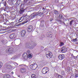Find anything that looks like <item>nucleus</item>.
Instances as JSON below:
<instances>
[{"mask_svg": "<svg viewBox=\"0 0 78 78\" xmlns=\"http://www.w3.org/2000/svg\"><path fill=\"white\" fill-rule=\"evenodd\" d=\"M34 46H33V45H31L30 44V46L29 48H30V49H33V48H34Z\"/></svg>", "mask_w": 78, "mask_h": 78, "instance_id": "obj_19", "label": "nucleus"}, {"mask_svg": "<svg viewBox=\"0 0 78 78\" xmlns=\"http://www.w3.org/2000/svg\"><path fill=\"white\" fill-rule=\"evenodd\" d=\"M44 21L43 20L42 21H41V22H44Z\"/></svg>", "mask_w": 78, "mask_h": 78, "instance_id": "obj_44", "label": "nucleus"}, {"mask_svg": "<svg viewBox=\"0 0 78 78\" xmlns=\"http://www.w3.org/2000/svg\"><path fill=\"white\" fill-rule=\"evenodd\" d=\"M14 36V34H11L10 35L9 37L10 39H13V37Z\"/></svg>", "mask_w": 78, "mask_h": 78, "instance_id": "obj_16", "label": "nucleus"}, {"mask_svg": "<svg viewBox=\"0 0 78 78\" xmlns=\"http://www.w3.org/2000/svg\"><path fill=\"white\" fill-rule=\"evenodd\" d=\"M3 0H2V1H1V2H3Z\"/></svg>", "mask_w": 78, "mask_h": 78, "instance_id": "obj_46", "label": "nucleus"}, {"mask_svg": "<svg viewBox=\"0 0 78 78\" xmlns=\"http://www.w3.org/2000/svg\"><path fill=\"white\" fill-rule=\"evenodd\" d=\"M31 45V43H26L25 44V46L26 48H30V47Z\"/></svg>", "mask_w": 78, "mask_h": 78, "instance_id": "obj_13", "label": "nucleus"}, {"mask_svg": "<svg viewBox=\"0 0 78 78\" xmlns=\"http://www.w3.org/2000/svg\"><path fill=\"white\" fill-rule=\"evenodd\" d=\"M27 30L28 32H31L33 30V26L31 25L29 26L27 28Z\"/></svg>", "mask_w": 78, "mask_h": 78, "instance_id": "obj_4", "label": "nucleus"}, {"mask_svg": "<svg viewBox=\"0 0 78 78\" xmlns=\"http://www.w3.org/2000/svg\"><path fill=\"white\" fill-rule=\"evenodd\" d=\"M9 53H15L16 51L14 49L12 48H9Z\"/></svg>", "mask_w": 78, "mask_h": 78, "instance_id": "obj_7", "label": "nucleus"}, {"mask_svg": "<svg viewBox=\"0 0 78 78\" xmlns=\"http://www.w3.org/2000/svg\"><path fill=\"white\" fill-rule=\"evenodd\" d=\"M49 72V68L48 67H45L43 68L42 70V72L43 74H46Z\"/></svg>", "mask_w": 78, "mask_h": 78, "instance_id": "obj_1", "label": "nucleus"}, {"mask_svg": "<svg viewBox=\"0 0 78 78\" xmlns=\"http://www.w3.org/2000/svg\"><path fill=\"white\" fill-rule=\"evenodd\" d=\"M31 77L32 78H36V76L34 74H32L31 75Z\"/></svg>", "mask_w": 78, "mask_h": 78, "instance_id": "obj_17", "label": "nucleus"}, {"mask_svg": "<svg viewBox=\"0 0 78 78\" xmlns=\"http://www.w3.org/2000/svg\"><path fill=\"white\" fill-rule=\"evenodd\" d=\"M22 17H21L20 20H19V22H21L22 21V20H28V19H29V16H25L23 17V19L22 20L20 21L21 20H22Z\"/></svg>", "mask_w": 78, "mask_h": 78, "instance_id": "obj_3", "label": "nucleus"}, {"mask_svg": "<svg viewBox=\"0 0 78 78\" xmlns=\"http://www.w3.org/2000/svg\"><path fill=\"white\" fill-rule=\"evenodd\" d=\"M27 54L26 53H24L23 55V58L24 59H27L28 57L27 56Z\"/></svg>", "mask_w": 78, "mask_h": 78, "instance_id": "obj_12", "label": "nucleus"}, {"mask_svg": "<svg viewBox=\"0 0 78 78\" xmlns=\"http://www.w3.org/2000/svg\"><path fill=\"white\" fill-rule=\"evenodd\" d=\"M76 78L78 77V74H76L75 76Z\"/></svg>", "mask_w": 78, "mask_h": 78, "instance_id": "obj_39", "label": "nucleus"}, {"mask_svg": "<svg viewBox=\"0 0 78 78\" xmlns=\"http://www.w3.org/2000/svg\"><path fill=\"white\" fill-rule=\"evenodd\" d=\"M48 37L49 38H50V37H51V34H48Z\"/></svg>", "mask_w": 78, "mask_h": 78, "instance_id": "obj_29", "label": "nucleus"}, {"mask_svg": "<svg viewBox=\"0 0 78 78\" xmlns=\"http://www.w3.org/2000/svg\"><path fill=\"white\" fill-rule=\"evenodd\" d=\"M61 74L62 75H65V73H64V71H62L61 72Z\"/></svg>", "mask_w": 78, "mask_h": 78, "instance_id": "obj_30", "label": "nucleus"}, {"mask_svg": "<svg viewBox=\"0 0 78 78\" xmlns=\"http://www.w3.org/2000/svg\"><path fill=\"white\" fill-rule=\"evenodd\" d=\"M0 66H3V63L2 62H0Z\"/></svg>", "mask_w": 78, "mask_h": 78, "instance_id": "obj_37", "label": "nucleus"}, {"mask_svg": "<svg viewBox=\"0 0 78 78\" xmlns=\"http://www.w3.org/2000/svg\"><path fill=\"white\" fill-rule=\"evenodd\" d=\"M73 22H74V20H72L69 23V24H70L71 26H72V23H73Z\"/></svg>", "mask_w": 78, "mask_h": 78, "instance_id": "obj_25", "label": "nucleus"}, {"mask_svg": "<svg viewBox=\"0 0 78 78\" xmlns=\"http://www.w3.org/2000/svg\"><path fill=\"white\" fill-rule=\"evenodd\" d=\"M67 50V48L65 47H63L62 48L61 51L62 53H66Z\"/></svg>", "mask_w": 78, "mask_h": 78, "instance_id": "obj_5", "label": "nucleus"}, {"mask_svg": "<svg viewBox=\"0 0 78 78\" xmlns=\"http://www.w3.org/2000/svg\"><path fill=\"white\" fill-rule=\"evenodd\" d=\"M48 52H49V55L51 57H51H52V53H51V52L50 51H48Z\"/></svg>", "mask_w": 78, "mask_h": 78, "instance_id": "obj_18", "label": "nucleus"}, {"mask_svg": "<svg viewBox=\"0 0 78 78\" xmlns=\"http://www.w3.org/2000/svg\"><path fill=\"white\" fill-rule=\"evenodd\" d=\"M5 51L7 53H9V49H6Z\"/></svg>", "mask_w": 78, "mask_h": 78, "instance_id": "obj_22", "label": "nucleus"}, {"mask_svg": "<svg viewBox=\"0 0 78 78\" xmlns=\"http://www.w3.org/2000/svg\"><path fill=\"white\" fill-rule=\"evenodd\" d=\"M55 14H58V12L57 11H55Z\"/></svg>", "mask_w": 78, "mask_h": 78, "instance_id": "obj_34", "label": "nucleus"}, {"mask_svg": "<svg viewBox=\"0 0 78 78\" xmlns=\"http://www.w3.org/2000/svg\"><path fill=\"white\" fill-rule=\"evenodd\" d=\"M19 67H26V66L25 65H20L19 66Z\"/></svg>", "mask_w": 78, "mask_h": 78, "instance_id": "obj_20", "label": "nucleus"}, {"mask_svg": "<svg viewBox=\"0 0 78 78\" xmlns=\"http://www.w3.org/2000/svg\"><path fill=\"white\" fill-rule=\"evenodd\" d=\"M33 45L34 46V47H35V46H36V45H37V44L36 43H34V44Z\"/></svg>", "mask_w": 78, "mask_h": 78, "instance_id": "obj_38", "label": "nucleus"}, {"mask_svg": "<svg viewBox=\"0 0 78 78\" xmlns=\"http://www.w3.org/2000/svg\"><path fill=\"white\" fill-rule=\"evenodd\" d=\"M11 24H12V26H10L9 27V28H11V29H12V28H14L13 27H12V26H13V22H12L11 23Z\"/></svg>", "mask_w": 78, "mask_h": 78, "instance_id": "obj_21", "label": "nucleus"}, {"mask_svg": "<svg viewBox=\"0 0 78 78\" xmlns=\"http://www.w3.org/2000/svg\"><path fill=\"white\" fill-rule=\"evenodd\" d=\"M11 73L12 74V75H13V74H14V73L13 72H11Z\"/></svg>", "mask_w": 78, "mask_h": 78, "instance_id": "obj_40", "label": "nucleus"}, {"mask_svg": "<svg viewBox=\"0 0 78 78\" xmlns=\"http://www.w3.org/2000/svg\"><path fill=\"white\" fill-rule=\"evenodd\" d=\"M28 58H32V56L31 55V54H29L28 55Z\"/></svg>", "mask_w": 78, "mask_h": 78, "instance_id": "obj_26", "label": "nucleus"}, {"mask_svg": "<svg viewBox=\"0 0 78 78\" xmlns=\"http://www.w3.org/2000/svg\"><path fill=\"white\" fill-rule=\"evenodd\" d=\"M30 67L32 70H36L37 67V65L35 63L32 64L30 65Z\"/></svg>", "mask_w": 78, "mask_h": 78, "instance_id": "obj_2", "label": "nucleus"}, {"mask_svg": "<svg viewBox=\"0 0 78 78\" xmlns=\"http://www.w3.org/2000/svg\"><path fill=\"white\" fill-rule=\"evenodd\" d=\"M23 6V5H21V8L22 9L19 11V13L21 14H22V13L24 12V10L22 9V8H23V7H22Z\"/></svg>", "mask_w": 78, "mask_h": 78, "instance_id": "obj_11", "label": "nucleus"}, {"mask_svg": "<svg viewBox=\"0 0 78 78\" xmlns=\"http://www.w3.org/2000/svg\"><path fill=\"white\" fill-rule=\"evenodd\" d=\"M47 48H45V50H47Z\"/></svg>", "mask_w": 78, "mask_h": 78, "instance_id": "obj_45", "label": "nucleus"}, {"mask_svg": "<svg viewBox=\"0 0 78 78\" xmlns=\"http://www.w3.org/2000/svg\"><path fill=\"white\" fill-rule=\"evenodd\" d=\"M76 39H77V38H76L75 39H73V41H74V42H75V41H76Z\"/></svg>", "mask_w": 78, "mask_h": 78, "instance_id": "obj_35", "label": "nucleus"}, {"mask_svg": "<svg viewBox=\"0 0 78 78\" xmlns=\"http://www.w3.org/2000/svg\"><path fill=\"white\" fill-rule=\"evenodd\" d=\"M2 66H1V65H0V69H1V68H2Z\"/></svg>", "mask_w": 78, "mask_h": 78, "instance_id": "obj_42", "label": "nucleus"}, {"mask_svg": "<svg viewBox=\"0 0 78 78\" xmlns=\"http://www.w3.org/2000/svg\"><path fill=\"white\" fill-rule=\"evenodd\" d=\"M4 78H7V75H4Z\"/></svg>", "mask_w": 78, "mask_h": 78, "instance_id": "obj_36", "label": "nucleus"}, {"mask_svg": "<svg viewBox=\"0 0 78 78\" xmlns=\"http://www.w3.org/2000/svg\"><path fill=\"white\" fill-rule=\"evenodd\" d=\"M14 62V64L15 66H18V64H17L16 62Z\"/></svg>", "mask_w": 78, "mask_h": 78, "instance_id": "obj_32", "label": "nucleus"}, {"mask_svg": "<svg viewBox=\"0 0 78 78\" xmlns=\"http://www.w3.org/2000/svg\"><path fill=\"white\" fill-rule=\"evenodd\" d=\"M64 58V55L63 54H60L58 56V58L60 60H62Z\"/></svg>", "mask_w": 78, "mask_h": 78, "instance_id": "obj_9", "label": "nucleus"}, {"mask_svg": "<svg viewBox=\"0 0 78 78\" xmlns=\"http://www.w3.org/2000/svg\"><path fill=\"white\" fill-rule=\"evenodd\" d=\"M59 17L60 18V19H62V15H59Z\"/></svg>", "mask_w": 78, "mask_h": 78, "instance_id": "obj_33", "label": "nucleus"}, {"mask_svg": "<svg viewBox=\"0 0 78 78\" xmlns=\"http://www.w3.org/2000/svg\"><path fill=\"white\" fill-rule=\"evenodd\" d=\"M21 36H22V37H23L26 34V31L25 30H23L21 31Z\"/></svg>", "mask_w": 78, "mask_h": 78, "instance_id": "obj_8", "label": "nucleus"}, {"mask_svg": "<svg viewBox=\"0 0 78 78\" xmlns=\"http://www.w3.org/2000/svg\"><path fill=\"white\" fill-rule=\"evenodd\" d=\"M43 27H44V24H43Z\"/></svg>", "mask_w": 78, "mask_h": 78, "instance_id": "obj_47", "label": "nucleus"}, {"mask_svg": "<svg viewBox=\"0 0 78 78\" xmlns=\"http://www.w3.org/2000/svg\"><path fill=\"white\" fill-rule=\"evenodd\" d=\"M62 23H63V24H64V25H65V23H64V22H62Z\"/></svg>", "mask_w": 78, "mask_h": 78, "instance_id": "obj_41", "label": "nucleus"}, {"mask_svg": "<svg viewBox=\"0 0 78 78\" xmlns=\"http://www.w3.org/2000/svg\"><path fill=\"white\" fill-rule=\"evenodd\" d=\"M7 68L8 69L11 70L12 69V66L10 65H8L7 66Z\"/></svg>", "mask_w": 78, "mask_h": 78, "instance_id": "obj_14", "label": "nucleus"}, {"mask_svg": "<svg viewBox=\"0 0 78 78\" xmlns=\"http://www.w3.org/2000/svg\"><path fill=\"white\" fill-rule=\"evenodd\" d=\"M46 56L47 57V58H51V57H50V55H49V54H46Z\"/></svg>", "mask_w": 78, "mask_h": 78, "instance_id": "obj_24", "label": "nucleus"}, {"mask_svg": "<svg viewBox=\"0 0 78 78\" xmlns=\"http://www.w3.org/2000/svg\"><path fill=\"white\" fill-rule=\"evenodd\" d=\"M64 45V43L62 42H61L60 44L59 45L61 47V46H63Z\"/></svg>", "mask_w": 78, "mask_h": 78, "instance_id": "obj_23", "label": "nucleus"}, {"mask_svg": "<svg viewBox=\"0 0 78 78\" xmlns=\"http://www.w3.org/2000/svg\"><path fill=\"white\" fill-rule=\"evenodd\" d=\"M17 58V56L16 55H15L14 56L12 57V59H15Z\"/></svg>", "mask_w": 78, "mask_h": 78, "instance_id": "obj_31", "label": "nucleus"}, {"mask_svg": "<svg viewBox=\"0 0 78 78\" xmlns=\"http://www.w3.org/2000/svg\"><path fill=\"white\" fill-rule=\"evenodd\" d=\"M30 53V50H28L26 52V55H28Z\"/></svg>", "mask_w": 78, "mask_h": 78, "instance_id": "obj_27", "label": "nucleus"}, {"mask_svg": "<svg viewBox=\"0 0 78 78\" xmlns=\"http://www.w3.org/2000/svg\"><path fill=\"white\" fill-rule=\"evenodd\" d=\"M20 71L22 73H23L27 72V69H26L23 68L20 69Z\"/></svg>", "mask_w": 78, "mask_h": 78, "instance_id": "obj_6", "label": "nucleus"}, {"mask_svg": "<svg viewBox=\"0 0 78 78\" xmlns=\"http://www.w3.org/2000/svg\"><path fill=\"white\" fill-rule=\"evenodd\" d=\"M39 14V13H33L32 15H31L30 16V17L32 19H33V18H34L35 17V16H37Z\"/></svg>", "mask_w": 78, "mask_h": 78, "instance_id": "obj_10", "label": "nucleus"}, {"mask_svg": "<svg viewBox=\"0 0 78 78\" xmlns=\"http://www.w3.org/2000/svg\"><path fill=\"white\" fill-rule=\"evenodd\" d=\"M57 1H58V0H56V1H55V2H56V3H57Z\"/></svg>", "mask_w": 78, "mask_h": 78, "instance_id": "obj_43", "label": "nucleus"}, {"mask_svg": "<svg viewBox=\"0 0 78 78\" xmlns=\"http://www.w3.org/2000/svg\"><path fill=\"white\" fill-rule=\"evenodd\" d=\"M11 78V75L7 74V78Z\"/></svg>", "mask_w": 78, "mask_h": 78, "instance_id": "obj_28", "label": "nucleus"}, {"mask_svg": "<svg viewBox=\"0 0 78 78\" xmlns=\"http://www.w3.org/2000/svg\"><path fill=\"white\" fill-rule=\"evenodd\" d=\"M56 76H58V78H63V76H62L61 75H59V74H56Z\"/></svg>", "mask_w": 78, "mask_h": 78, "instance_id": "obj_15", "label": "nucleus"}]
</instances>
